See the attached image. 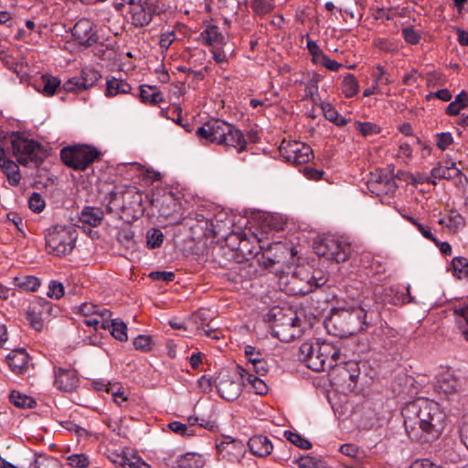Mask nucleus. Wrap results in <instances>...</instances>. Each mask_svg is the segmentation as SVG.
<instances>
[{
    "instance_id": "obj_1",
    "label": "nucleus",
    "mask_w": 468,
    "mask_h": 468,
    "mask_svg": "<svg viewBox=\"0 0 468 468\" xmlns=\"http://www.w3.org/2000/svg\"><path fill=\"white\" fill-rule=\"evenodd\" d=\"M401 415L408 436L421 443L437 440L445 427V414L439 405L426 399L407 403Z\"/></svg>"
},
{
    "instance_id": "obj_2",
    "label": "nucleus",
    "mask_w": 468,
    "mask_h": 468,
    "mask_svg": "<svg viewBox=\"0 0 468 468\" xmlns=\"http://www.w3.org/2000/svg\"><path fill=\"white\" fill-rule=\"evenodd\" d=\"M379 315L373 309L352 305L335 310L325 321L328 332L338 337H347L367 330L376 324Z\"/></svg>"
},
{
    "instance_id": "obj_3",
    "label": "nucleus",
    "mask_w": 468,
    "mask_h": 468,
    "mask_svg": "<svg viewBox=\"0 0 468 468\" xmlns=\"http://www.w3.org/2000/svg\"><path fill=\"white\" fill-rule=\"evenodd\" d=\"M196 134L205 144H216L226 150L233 149L237 153H241L247 148L243 133L233 124L220 119L206 122L197 130Z\"/></svg>"
},
{
    "instance_id": "obj_4",
    "label": "nucleus",
    "mask_w": 468,
    "mask_h": 468,
    "mask_svg": "<svg viewBox=\"0 0 468 468\" xmlns=\"http://www.w3.org/2000/svg\"><path fill=\"white\" fill-rule=\"evenodd\" d=\"M77 230L72 226H53L46 230V250L48 254L64 257L75 248Z\"/></svg>"
},
{
    "instance_id": "obj_5",
    "label": "nucleus",
    "mask_w": 468,
    "mask_h": 468,
    "mask_svg": "<svg viewBox=\"0 0 468 468\" xmlns=\"http://www.w3.org/2000/svg\"><path fill=\"white\" fill-rule=\"evenodd\" d=\"M272 316L273 335L282 342L288 343L302 335L303 323L294 311L274 308Z\"/></svg>"
},
{
    "instance_id": "obj_6",
    "label": "nucleus",
    "mask_w": 468,
    "mask_h": 468,
    "mask_svg": "<svg viewBox=\"0 0 468 468\" xmlns=\"http://www.w3.org/2000/svg\"><path fill=\"white\" fill-rule=\"evenodd\" d=\"M101 156V153L96 147L88 144H76L60 150L62 162L67 166L79 171L86 170Z\"/></svg>"
},
{
    "instance_id": "obj_7",
    "label": "nucleus",
    "mask_w": 468,
    "mask_h": 468,
    "mask_svg": "<svg viewBox=\"0 0 468 468\" xmlns=\"http://www.w3.org/2000/svg\"><path fill=\"white\" fill-rule=\"evenodd\" d=\"M11 144L13 155L22 165H37L41 162V145L38 143L18 135H13Z\"/></svg>"
},
{
    "instance_id": "obj_8",
    "label": "nucleus",
    "mask_w": 468,
    "mask_h": 468,
    "mask_svg": "<svg viewBox=\"0 0 468 468\" xmlns=\"http://www.w3.org/2000/svg\"><path fill=\"white\" fill-rule=\"evenodd\" d=\"M280 154L288 163L303 165L314 158L312 148L299 141H282L280 147Z\"/></svg>"
},
{
    "instance_id": "obj_9",
    "label": "nucleus",
    "mask_w": 468,
    "mask_h": 468,
    "mask_svg": "<svg viewBox=\"0 0 468 468\" xmlns=\"http://www.w3.org/2000/svg\"><path fill=\"white\" fill-rule=\"evenodd\" d=\"M314 250L319 257L339 263L347 260L351 249L346 243L333 238H325L316 243Z\"/></svg>"
},
{
    "instance_id": "obj_10",
    "label": "nucleus",
    "mask_w": 468,
    "mask_h": 468,
    "mask_svg": "<svg viewBox=\"0 0 468 468\" xmlns=\"http://www.w3.org/2000/svg\"><path fill=\"white\" fill-rule=\"evenodd\" d=\"M316 352L325 362V369L335 367L340 357V350L334 344L327 341L304 342L303 343V352L306 355Z\"/></svg>"
},
{
    "instance_id": "obj_11",
    "label": "nucleus",
    "mask_w": 468,
    "mask_h": 468,
    "mask_svg": "<svg viewBox=\"0 0 468 468\" xmlns=\"http://www.w3.org/2000/svg\"><path fill=\"white\" fill-rule=\"evenodd\" d=\"M71 33L79 44L85 48L92 47L99 39L93 23L88 18H80L74 25Z\"/></svg>"
},
{
    "instance_id": "obj_12",
    "label": "nucleus",
    "mask_w": 468,
    "mask_h": 468,
    "mask_svg": "<svg viewBox=\"0 0 468 468\" xmlns=\"http://www.w3.org/2000/svg\"><path fill=\"white\" fill-rule=\"evenodd\" d=\"M157 6L148 1H144L130 6L132 24L137 27H144L151 23Z\"/></svg>"
},
{
    "instance_id": "obj_13",
    "label": "nucleus",
    "mask_w": 468,
    "mask_h": 468,
    "mask_svg": "<svg viewBox=\"0 0 468 468\" xmlns=\"http://www.w3.org/2000/svg\"><path fill=\"white\" fill-rule=\"evenodd\" d=\"M216 387L219 396L229 401L238 399L241 392L239 380L234 379L228 373L219 374Z\"/></svg>"
},
{
    "instance_id": "obj_14",
    "label": "nucleus",
    "mask_w": 468,
    "mask_h": 468,
    "mask_svg": "<svg viewBox=\"0 0 468 468\" xmlns=\"http://www.w3.org/2000/svg\"><path fill=\"white\" fill-rule=\"evenodd\" d=\"M51 303L46 299L40 298L27 311V319L36 331H41L44 327L43 314H51Z\"/></svg>"
},
{
    "instance_id": "obj_15",
    "label": "nucleus",
    "mask_w": 468,
    "mask_h": 468,
    "mask_svg": "<svg viewBox=\"0 0 468 468\" xmlns=\"http://www.w3.org/2000/svg\"><path fill=\"white\" fill-rule=\"evenodd\" d=\"M438 388L446 395L455 392L468 394V378H457L452 374H444L438 381Z\"/></svg>"
},
{
    "instance_id": "obj_16",
    "label": "nucleus",
    "mask_w": 468,
    "mask_h": 468,
    "mask_svg": "<svg viewBox=\"0 0 468 468\" xmlns=\"http://www.w3.org/2000/svg\"><path fill=\"white\" fill-rule=\"evenodd\" d=\"M217 449L223 458L230 462L239 461L245 452L242 441L231 439L230 437L217 443Z\"/></svg>"
},
{
    "instance_id": "obj_17",
    "label": "nucleus",
    "mask_w": 468,
    "mask_h": 468,
    "mask_svg": "<svg viewBox=\"0 0 468 468\" xmlns=\"http://www.w3.org/2000/svg\"><path fill=\"white\" fill-rule=\"evenodd\" d=\"M5 359L12 372L16 375H25L29 369V356L24 348L12 350Z\"/></svg>"
},
{
    "instance_id": "obj_18",
    "label": "nucleus",
    "mask_w": 468,
    "mask_h": 468,
    "mask_svg": "<svg viewBox=\"0 0 468 468\" xmlns=\"http://www.w3.org/2000/svg\"><path fill=\"white\" fill-rule=\"evenodd\" d=\"M79 383L77 372L73 369H64L61 367L55 369L54 385L61 391L71 392Z\"/></svg>"
},
{
    "instance_id": "obj_19",
    "label": "nucleus",
    "mask_w": 468,
    "mask_h": 468,
    "mask_svg": "<svg viewBox=\"0 0 468 468\" xmlns=\"http://www.w3.org/2000/svg\"><path fill=\"white\" fill-rule=\"evenodd\" d=\"M179 210L180 206L173 195L168 194L163 197L159 207L160 217L169 219L172 223H180L183 218Z\"/></svg>"
},
{
    "instance_id": "obj_20",
    "label": "nucleus",
    "mask_w": 468,
    "mask_h": 468,
    "mask_svg": "<svg viewBox=\"0 0 468 468\" xmlns=\"http://www.w3.org/2000/svg\"><path fill=\"white\" fill-rule=\"evenodd\" d=\"M248 447L250 452L258 457H266L274 451V445L271 440L264 435H254L248 441Z\"/></svg>"
},
{
    "instance_id": "obj_21",
    "label": "nucleus",
    "mask_w": 468,
    "mask_h": 468,
    "mask_svg": "<svg viewBox=\"0 0 468 468\" xmlns=\"http://www.w3.org/2000/svg\"><path fill=\"white\" fill-rule=\"evenodd\" d=\"M369 187L378 196H390L396 192L397 185L395 180L388 175H380L369 183Z\"/></svg>"
},
{
    "instance_id": "obj_22",
    "label": "nucleus",
    "mask_w": 468,
    "mask_h": 468,
    "mask_svg": "<svg viewBox=\"0 0 468 468\" xmlns=\"http://www.w3.org/2000/svg\"><path fill=\"white\" fill-rule=\"evenodd\" d=\"M104 212L101 207H85L79 216V221L85 226L96 228L100 226L103 220Z\"/></svg>"
},
{
    "instance_id": "obj_23",
    "label": "nucleus",
    "mask_w": 468,
    "mask_h": 468,
    "mask_svg": "<svg viewBox=\"0 0 468 468\" xmlns=\"http://www.w3.org/2000/svg\"><path fill=\"white\" fill-rule=\"evenodd\" d=\"M0 167L6 176L10 185L17 186L20 183L21 176L19 167L14 161L5 157V150L3 147H0Z\"/></svg>"
},
{
    "instance_id": "obj_24",
    "label": "nucleus",
    "mask_w": 468,
    "mask_h": 468,
    "mask_svg": "<svg viewBox=\"0 0 468 468\" xmlns=\"http://www.w3.org/2000/svg\"><path fill=\"white\" fill-rule=\"evenodd\" d=\"M239 374L244 385L248 386L254 393L264 395L268 392V386L259 376H255L242 367H239Z\"/></svg>"
},
{
    "instance_id": "obj_25",
    "label": "nucleus",
    "mask_w": 468,
    "mask_h": 468,
    "mask_svg": "<svg viewBox=\"0 0 468 468\" xmlns=\"http://www.w3.org/2000/svg\"><path fill=\"white\" fill-rule=\"evenodd\" d=\"M60 85V80L51 75H43L36 81V89L45 96H53Z\"/></svg>"
},
{
    "instance_id": "obj_26",
    "label": "nucleus",
    "mask_w": 468,
    "mask_h": 468,
    "mask_svg": "<svg viewBox=\"0 0 468 468\" xmlns=\"http://www.w3.org/2000/svg\"><path fill=\"white\" fill-rule=\"evenodd\" d=\"M299 359L305 364V366L314 370V371H324L325 369V362L319 354L315 351L312 352L308 355L303 352V344L299 348Z\"/></svg>"
},
{
    "instance_id": "obj_27",
    "label": "nucleus",
    "mask_w": 468,
    "mask_h": 468,
    "mask_svg": "<svg viewBox=\"0 0 468 468\" xmlns=\"http://www.w3.org/2000/svg\"><path fill=\"white\" fill-rule=\"evenodd\" d=\"M131 89L130 84L126 81L112 78L107 80L105 94L107 97H113L118 94H127L131 91Z\"/></svg>"
},
{
    "instance_id": "obj_28",
    "label": "nucleus",
    "mask_w": 468,
    "mask_h": 468,
    "mask_svg": "<svg viewBox=\"0 0 468 468\" xmlns=\"http://www.w3.org/2000/svg\"><path fill=\"white\" fill-rule=\"evenodd\" d=\"M201 38L206 45L218 46L224 43V36L219 31L218 26L209 25L201 33Z\"/></svg>"
},
{
    "instance_id": "obj_29",
    "label": "nucleus",
    "mask_w": 468,
    "mask_h": 468,
    "mask_svg": "<svg viewBox=\"0 0 468 468\" xmlns=\"http://www.w3.org/2000/svg\"><path fill=\"white\" fill-rule=\"evenodd\" d=\"M112 316L111 312L103 308L100 313L95 314L93 316H90L84 319V324L88 326L94 327L95 330L99 328H108L109 318Z\"/></svg>"
},
{
    "instance_id": "obj_30",
    "label": "nucleus",
    "mask_w": 468,
    "mask_h": 468,
    "mask_svg": "<svg viewBox=\"0 0 468 468\" xmlns=\"http://www.w3.org/2000/svg\"><path fill=\"white\" fill-rule=\"evenodd\" d=\"M176 464L179 468H201L204 465V460L197 453L187 452L177 458Z\"/></svg>"
},
{
    "instance_id": "obj_31",
    "label": "nucleus",
    "mask_w": 468,
    "mask_h": 468,
    "mask_svg": "<svg viewBox=\"0 0 468 468\" xmlns=\"http://www.w3.org/2000/svg\"><path fill=\"white\" fill-rule=\"evenodd\" d=\"M461 174V170L456 167V164L454 162L447 163L444 166L439 165L431 170V176L434 178H452L458 176Z\"/></svg>"
},
{
    "instance_id": "obj_32",
    "label": "nucleus",
    "mask_w": 468,
    "mask_h": 468,
    "mask_svg": "<svg viewBox=\"0 0 468 468\" xmlns=\"http://www.w3.org/2000/svg\"><path fill=\"white\" fill-rule=\"evenodd\" d=\"M10 402L20 409H32L36 406V400L24 393L17 390L11 391L9 395Z\"/></svg>"
},
{
    "instance_id": "obj_33",
    "label": "nucleus",
    "mask_w": 468,
    "mask_h": 468,
    "mask_svg": "<svg viewBox=\"0 0 468 468\" xmlns=\"http://www.w3.org/2000/svg\"><path fill=\"white\" fill-rule=\"evenodd\" d=\"M439 223L446 227L449 230L455 232L464 226V219L460 214L451 212L447 216L441 218L439 220Z\"/></svg>"
},
{
    "instance_id": "obj_34",
    "label": "nucleus",
    "mask_w": 468,
    "mask_h": 468,
    "mask_svg": "<svg viewBox=\"0 0 468 468\" xmlns=\"http://www.w3.org/2000/svg\"><path fill=\"white\" fill-rule=\"evenodd\" d=\"M108 324L107 329H111V334L115 339L122 342L127 341V326L122 321L110 317Z\"/></svg>"
},
{
    "instance_id": "obj_35",
    "label": "nucleus",
    "mask_w": 468,
    "mask_h": 468,
    "mask_svg": "<svg viewBox=\"0 0 468 468\" xmlns=\"http://www.w3.org/2000/svg\"><path fill=\"white\" fill-rule=\"evenodd\" d=\"M140 98L143 102H149L152 105H156L164 101L162 92L154 90L151 86L140 88Z\"/></svg>"
},
{
    "instance_id": "obj_36",
    "label": "nucleus",
    "mask_w": 468,
    "mask_h": 468,
    "mask_svg": "<svg viewBox=\"0 0 468 468\" xmlns=\"http://www.w3.org/2000/svg\"><path fill=\"white\" fill-rule=\"evenodd\" d=\"M359 90V84L352 74H347L342 80V92L346 98H352Z\"/></svg>"
},
{
    "instance_id": "obj_37",
    "label": "nucleus",
    "mask_w": 468,
    "mask_h": 468,
    "mask_svg": "<svg viewBox=\"0 0 468 468\" xmlns=\"http://www.w3.org/2000/svg\"><path fill=\"white\" fill-rule=\"evenodd\" d=\"M321 109L323 110L325 119L334 122L337 126H344L346 124L345 118L339 116L335 107L329 102H322Z\"/></svg>"
},
{
    "instance_id": "obj_38",
    "label": "nucleus",
    "mask_w": 468,
    "mask_h": 468,
    "mask_svg": "<svg viewBox=\"0 0 468 468\" xmlns=\"http://www.w3.org/2000/svg\"><path fill=\"white\" fill-rule=\"evenodd\" d=\"M16 285L22 290L35 292L40 286V280L35 276L16 278Z\"/></svg>"
},
{
    "instance_id": "obj_39",
    "label": "nucleus",
    "mask_w": 468,
    "mask_h": 468,
    "mask_svg": "<svg viewBox=\"0 0 468 468\" xmlns=\"http://www.w3.org/2000/svg\"><path fill=\"white\" fill-rule=\"evenodd\" d=\"M283 435L287 441H289L292 444L299 447L300 449L309 450L312 448V443L299 433L292 432L291 431H285Z\"/></svg>"
},
{
    "instance_id": "obj_40",
    "label": "nucleus",
    "mask_w": 468,
    "mask_h": 468,
    "mask_svg": "<svg viewBox=\"0 0 468 468\" xmlns=\"http://www.w3.org/2000/svg\"><path fill=\"white\" fill-rule=\"evenodd\" d=\"M28 468H60V464L56 458L39 455L34 459Z\"/></svg>"
},
{
    "instance_id": "obj_41",
    "label": "nucleus",
    "mask_w": 468,
    "mask_h": 468,
    "mask_svg": "<svg viewBox=\"0 0 468 468\" xmlns=\"http://www.w3.org/2000/svg\"><path fill=\"white\" fill-rule=\"evenodd\" d=\"M101 75L95 69H84L81 72V87L83 90H87L92 87L100 79Z\"/></svg>"
},
{
    "instance_id": "obj_42",
    "label": "nucleus",
    "mask_w": 468,
    "mask_h": 468,
    "mask_svg": "<svg viewBox=\"0 0 468 468\" xmlns=\"http://www.w3.org/2000/svg\"><path fill=\"white\" fill-rule=\"evenodd\" d=\"M373 82L380 88L381 85H389L392 83L385 68L381 65L374 67L372 71Z\"/></svg>"
},
{
    "instance_id": "obj_43",
    "label": "nucleus",
    "mask_w": 468,
    "mask_h": 468,
    "mask_svg": "<svg viewBox=\"0 0 468 468\" xmlns=\"http://www.w3.org/2000/svg\"><path fill=\"white\" fill-rule=\"evenodd\" d=\"M454 274L459 278L465 277L468 274V260L463 257H455L452 261Z\"/></svg>"
},
{
    "instance_id": "obj_44",
    "label": "nucleus",
    "mask_w": 468,
    "mask_h": 468,
    "mask_svg": "<svg viewBox=\"0 0 468 468\" xmlns=\"http://www.w3.org/2000/svg\"><path fill=\"white\" fill-rule=\"evenodd\" d=\"M147 246L150 249H156L161 247L164 242V234L158 229H152L146 234Z\"/></svg>"
},
{
    "instance_id": "obj_45",
    "label": "nucleus",
    "mask_w": 468,
    "mask_h": 468,
    "mask_svg": "<svg viewBox=\"0 0 468 468\" xmlns=\"http://www.w3.org/2000/svg\"><path fill=\"white\" fill-rule=\"evenodd\" d=\"M251 7L259 16H265L271 13L274 7L271 0H252Z\"/></svg>"
},
{
    "instance_id": "obj_46",
    "label": "nucleus",
    "mask_w": 468,
    "mask_h": 468,
    "mask_svg": "<svg viewBox=\"0 0 468 468\" xmlns=\"http://www.w3.org/2000/svg\"><path fill=\"white\" fill-rule=\"evenodd\" d=\"M119 463L122 466H128L129 468H151V466L148 463H146L137 456H122L121 460L119 461Z\"/></svg>"
},
{
    "instance_id": "obj_47",
    "label": "nucleus",
    "mask_w": 468,
    "mask_h": 468,
    "mask_svg": "<svg viewBox=\"0 0 468 468\" xmlns=\"http://www.w3.org/2000/svg\"><path fill=\"white\" fill-rule=\"evenodd\" d=\"M306 281L309 285L307 291H313L314 289L324 285L327 280L321 271H315L311 276H306Z\"/></svg>"
},
{
    "instance_id": "obj_48",
    "label": "nucleus",
    "mask_w": 468,
    "mask_h": 468,
    "mask_svg": "<svg viewBox=\"0 0 468 468\" xmlns=\"http://www.w3.org/2000/svg\"><path fill=\"white\" fill-rule=\"evenodd\" d=\"M355 125L363 136L378 134L380 132L379 127L372 122H356Z\"/></svg>"
},
{
    "instance_id": "obj_49",
    "label": "nucleus",
    "mask_w": 468,
    "mask_h": 468,
    "mask_svg": "<svg viewBox=\"0 0 468 468\" xmlns=\"http://www.w3.org/2000/svg\"><path fill=\"white\" fill-rule=\"evenodd\" d=\"M168 427L173 432L179 435L187 437L194 435V430L180 421H172L168 424Z\"/></svg>"
},
{
    "instance_id": "obj_50",
    "label": "nucleus",
    "mask_w": 468,
    "mask_h": 468,
    "mask_svg": "<svg viewBox=\"0 0 468 468\" xmlns=\"http://www.w3.org/2000/svg\"><path fill=\"white\" fill-rule=\"evenodd\" d=\"M244 355L248 360L247 367L248 369H250V365L251 363L257 362L260 358L263 356L262 352L260 349H257L256 347L252 346H246L244 347Z\"/></svg>"
},
{
    "instance_id": "obj_51",
    "label": "nucleus",
    "mask_w": 468,
    "mask_h": 468,
    "mask_svg": "<svg viewBox=\"0 0 468 468\" xmlns=\"http://www.w3.org/2000/svg\"><path fill=\"white\" fill-rule=\"evenodd\" d=\"M402 36L405 41L410 45H416L420 40V33L413 27H407L402 28Z\"/></svg>"
},
{
    "instance_id": "obj_52",
    "label": "nucleus",
    "mask_w": 468,
    "mask_h": 468,
    "mask_svg": "<svg viewBox=\"0 0 468 468\" xmlns=\"http://www.w3.org/2000/svg\"><path fill=\"white\" fill-rule=\"evenodd\" d=\"M272 452H274L273 459L275 461H285L291 457L289 449L286 443L282 441H280L279 443L274 446V451Z\"/></svg>"
},
{
    "instance_id": "obj_53",
    "label": "nucleus",
    "mask_w": 468,
    "mask_h": 468,
    "mask_svg": "<svg viewBox=\"0 0 468 468\" xmlns=\"http://www.w3.org/2000/svg\"><path fill=\"white\" fill-rule=\"evenodd\" d=\"M28 207L33 212H41L45 207V201L41 195L37 192L33 193L29 197Z\"/></svg>"
},
{
    "instance_id": "obj_54",
    "label": "nucleus",
    "mask_w": 468,
    "mask_h": 468,
    "mask_svg": "<svg viewBox=\"0 0 468 468\" xmlns=\"http://www.w3.org/2000/svg\"><path fill=\"white\" fill-rule=\"evenodd\" d=\"M436 138V145L441 151L446 150L453 143V137L449 132L437 133Z\"/></svg>"
},
{
    "instance_id": "obj_55",
    "label": "nucleus",
    "mask_w": 468,
    "mask_h": 468,
    "mask_svg": "<svg viewBox=\"0 0 468 468\" xmlns=\"http://www.w3.org/2000/svg\"><path fill=\"white\" fill-rule=\"evenodd\" d=\"M48 296L54 299H60L64 295V286L57 281L50 282L48 285Z\"/></svg>"
},
{
    "instance_id": "obj_56",
    "label": "nucleus",
    "mask_w": 468,
    "mask_h": 468,
    "mask_svg": "<svg viewBox=\"0 0 468 468\" xmlns=\"http://www.w3.org/2000/svg\"><path fill=\"white\" fill-rule=\"evenodd\" d=\"M123 197L124 199L132 197L133 200L132 202L127 203L130 207H134L135 205H141L142 203V194L141 192L134 186L127 188L124 192Z\"/></svg>"
},
{
    "instance_id": "obj_57",
    "label": "nucleus",
    "mask_w": 468,
    "mask_h": 468,
    "mask_svg": "<svg viewBox=\"0 0 468 468\" xmlns=\"http://www.w3.org/2000/svg\"><path fill=\"white\" fill-rule=\"evenodd\" d=\"M68 463L72 467L85 468L89 465V459L85 454H72L68 457Z\"/></svg>"
},
{
    "instance_id": "obj_58",
    "label": "nucleus",
    "mask_w": 468,
    "mask_h": 468,
    "mask_svg": "<svg viewBox=\"0 0 468 468\" xmlns=\"http://www.w3.org/2000/svg\"><path fill=\"white\" fill-rule=\"evenodd\" d=\"M307 48L313 57V61L318 63L325 54L321 50L317 43L310 38L307 40Z\"/></svg>"
},
{
    "instance_id": "obj_59",
    "label": "nucleus",
    "mask_w": 468,
    "mask_h": 468,
    "mask_svg": "<svg viewBox=\"0 0 468 468\" xmlns=\"http://www.w3.org/2000/svg\"><path fill=\"white\" fill-rule=\"evenodd\" d=\"M409 220L414 225L417 227L418 230L421 233V235L433 241L435 244H438V239L434 237V235L432 234L431 229L429 227H425L423 226L422 224L419 223L415 218H409Z\"/></svg>"
},
{
    "instance_id": "obj_60",
    "label": "nucleus",
    "mask_w": 468,
    "mask_h": 468,
    "mask_svg": "<svg viewBox=\"0 0 468 468\" xmlns=\"http://www.w3.org/2000/svg\"><path fill=\"white\" fill-rule=\"evenodd\" d=\"M452 98L451 91L448 89H441L434 92H430L426 95L427 101L438 99L442 101H450Z\"/></svg>"
},
{
    "instance_id": "obj_61",
    "label": "nucleus",
    "mask_w": 468,
    "mask_h": 468,
    "mask_svg": "<svg viewBox=\"0 0 468 468\" xmlns=\"http://www.w3.org/2000/svg\"><path fill=\"white\" fill-rule=\"evenodd\" d=\"M300 468H320L321 463L309 455L301 456L295 462Z\"/></svg>"
},
{
    "instance_id": "obj_62",
    "label": "nucleus",
    "mask_w": 468,
    "mask_h": 468,
    "mask_svg": "<svg viewBox=\"0 0 468 468\" xmlns=\"http://www.w3.org/2000/svg\"><path fill=\"white\" fill-rule=\"evenodd\" d=\"M151 337L146 335H138L133 340V346L136 350L147 351L151 348Z\"/></svg>"
},
{
    "instance_id": "obj_63",
    "label": "nucleus",
    "mask_w": 468,
    "mask_h": 468,
    "mask_svg": "<svg viewBox=\"0 0 468 468\" xmlns=\"http://www.w3.org/2000/svg\"><path fill=\"white\" fill-rule=\"evenodd\" d=\"M149 277L154 281L172 282L175 280L176 275L173 271H152Z\"/></svg>"
},
{
    "instance_id": "obj_64",
    "label": "nucleus",
    "mask_w": 468,
    "mask_h": 468,
    "mask_svg": "<svg viewBox=\"0 0 468 468\" xmlns=\"http://www.w3.org/2000/svg\"><path fill=\"white\" fill-rule=\"evenodd\" d=\"M176 38V33L174 31H168L161 34L159 39L161 48L165 50L168 49Z\"/></svg>"
}]
</instances>
